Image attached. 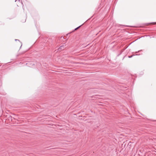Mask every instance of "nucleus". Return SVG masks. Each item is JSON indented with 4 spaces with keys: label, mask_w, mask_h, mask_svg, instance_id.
I'll return each instance as SVG.
<instances>
[{
    "label": "nucleus",
    "mask_w": 156,
    "mask_h": 156,
    "mask_svg": "<svg viewBox=\"0 0 156 156\" xmlns=\"http://www.w3.org/2000/svg\"><path fill=\"white\" fill-rule=\"evenodd\" d=\"M82 26V25L79 26L78 27H77V28H75L74 30H77L80 27H81V26Z\"/></svg>",
    "instance_id": "obj_2"
},
{
    "label": "nucleus",
    "mask_w": 156,
    "mask_h": 156,
    "mask_svg": "<svg viewBox=\"0 0 156 156\" xmlns=\"http://www.w3.org/2000/svg\"><path fill=\"white\" fill-rule=\"evenodd\" d=\"M34 65V63H32V65L33 66V65Z\"/></svg>",
    "instance_id": "obj_7"
},
{
    "label": "nucleus",
    "mask_w": 156,
    "mask_h": 156,
    "mask_svg": "<svg viewBox=\"0 0 156 156\" xmlns=\"http://www.w3.org/2000/svg\"><path fill=\"white\" fill-rule=\"evenodd\" d=\"M64 46L62 45L60 46V47L59 48V49H60L61 50H63L64 49Z\"/></svg>",
    "instance_id": "obj_1"
},
{
    "label": "nucleus",
    "mask_w": 156,
    "mask_h": 156,
    "mask_svg": "<svg viewBox=\"0 0 156 156\" xmlns=\"http://www.w3.org/2000/svg\"><path fill=\"white\" fill-rule=\"evenodd\" d=\"M131 55V56H128V57H129V58H132L133 56H134V55Z\"/></svg>",
    "instance_id": "obj_3"
},
{
    "label": "nucleus",
    "mask_w": 156,
    "mask_h": 156,
    "mask_svg": "<svg viewBox=\"0 0 156 156\" xmlns=\"http://www.w3.org/2000/svg\"><path fill=\"white\" fill-rule=\"evenodd\" d=\"M140 51H137V52L136 51V52L135 53H138L139 52H140Z\"/></svg>",
    "instance_id": "obj_4"
},
{
    "label": "nucleus",
    "mask_w": 156,
    "mask_h": 156,
    "mask_svg": "<svg viewBox=\"0 0 156 156\" xmlns=\"http://www.w3.org/2000/svg\"><path fill=\"white\" fill-rule=\"evenodd\" d=\"M153 23L155 25V24H156V23Z\"/></svg>",
    "instance_id": "obj_5"
},
{
    "label": "nucleus",
    "mask_w": 156,
    "mask_h": 156,
    "mask_svg": "<svg viewBox=\"0 0 156 156\" xmlns=\"http://www.w3.org/2000/svg\"><path fill=\"white\" fill-rule=\"evenodd\" d=\"M15 41H19V40H17V39H15Z\"/></svg>",
    "instance_id": "obj_6"
}]
</instances>
